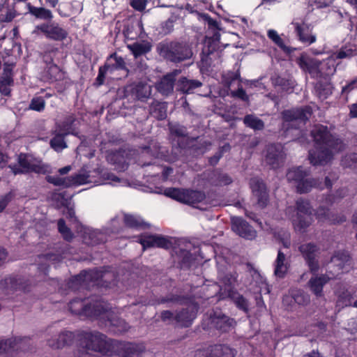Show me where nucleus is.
<instances>
[{"instance_id": "nucleus-46", "label": "nucleus", "mask_w": 357, "mask_h": 357, "mask_svg": "<svg viewBox=\"0 0 357 357\" xmlns=\"http://www.w3.org/2000/svg\"><path fill=\"white\" fill-rule=\"evenodd\" d=\"M267 36L275 45H277L284 52H289L288 47L286 46V45L284 43V40L281 38V37L278 35L275 30H268Z\"/></svg>"}, {"instance_id": "nucleus-37", "label": "nucleus", "mask_w": 357, "mask_h": 357, "mask_svg": "<svg viewBox=\"0 0 357 357\" xmlns=\"http://www.w3.org/2000/svg\"><path fill=\"white\" fill-rule=\"evenodd\" d=\"M28 10L30 14L38 19L50 21L53 17L51 10L43 7H36L29 3Z\"/></svg>"}, {"instance_id": "nucleus-52", "label": "nucleus", "mask_w": 357, "mask_h": 357, "mask_svg": "<svg viewBox=\"0 0 357 357\" xmlns=\"http://www.w3.org/2000/svg\"><path fill=\"white\" fill-rule=\"evenodd\" d=\"M182 258L180 261L181 268H189L194 260L192 253L190 251L181 250Z\"/></svg>"}, {"instance_id": "nucleus-49", "label": "nucleus", "mask_w": 357, "mask_h": 357, "mask_svg": "<svg viewBox=\"0 0 357 357\" xmlns=\"http://www.w3.org/2000/svg\"><path fill=\"white\" fill-rule=\"evenodd\" d=\"M297 214L311 215V206L307 200L300 199L296 203Z\"/></svg>"}, {"instance_id": "nucleus-41", "label": "nucleus", "mask_w": 357, "mask_h": 357, "mask_svg": "<svg viewBox=\"0 0 357 357\" xmlns=\"http://www.w3.org/2000/svg\"><path fill=\"white\" fill-rule=\"evenodd\" d=\"M123 222L126 227L132 229H144L146 226V223L141 218L131 214H126Z\"/></svg>"}, {"instance_id": "nucleus-45", "label": "nucleus", "mask_w": 357, "mask_h": 357, "mask_svg": "<svg viewBox=\"0 0 357 357\" xmlns=\"http://www.w3.org/2000/svg\"><path fill=\"white\" fill-rule=\"evenodd\" d=\"M45 180L47 183L53 184L55 186L62 187L64 188L70 187L68 176L62 178L58 176L47 175Z\"/></svg>"}, {"instance_id": "nucleus-5", "label": "nucleus", "mask_w": 357, "mask_h": 357, "mask_svg": "<svg viewBox=\"0 0 357 357\" xmlns=\"http://www.w3.org/2000/svg\"><path fill=\"white\" fill-rule=\"evenodd\" d=\"M164 195L177 202L191 206L201 203L206 199V195L203 191L191 189L167 188Z\"/></svg>"}, {"instance_id": "nucleus-3", "label": "nucleus", "mask_w": 357, "mask_h": 357, "mask_svg": "<svg viewBox=\"0 0 357 357\" xmlns=\"http://www.w3.org/2000/svg\"><path fill=\"white\" fill-rule=\"evenodd\" d=\"M70 312L80 319H98L109 309V303L102 300L75 298L68 303Z\"/></svg>"}, {"instance_id": "nucleus-39", "label": "nucleus", "mask_w": 357, "mask_h": 357, "mask_svg": "<svg viewBox=\"0 0 357 357\" xmlns=\"http://www.w3.org/2000/svg\"><path fill=\"white\" fill-rule=\"evenodd\" d=\"M307 172L303 170L301 166L292 168L288 170L287 173V179L289 182H294L296 185L302 181L303 178L307 176Z\"/></svg>"}, {"instance_id": "nucleus-31", "label": "nucleus", "mask_w": 357, "mask_h": 357, "mask_svg": "<svg viewBox=\"0 0 357 357\" xmlns=\"http://www.w3.org/2000/svg\"><path fill=\"white\" fill-rule=\"evenodd\" d=\"M352 268L351 259L347 252H338L336 254V271L340 273H348Z\"/></svg>"}, {"instance_id": "nucleus-2", "label": "nucleus", "mask_w": 357, "mask_h": 357, "mask_svg": "<svg viewBox=\"0 0 357 357\" xmlns=\"http://www.w3.org/2000/svg\"><path fill=\"white\" fill-rule=\"evenodd\" d=\"M109 267L83 270L79 274L71 277L66 283V289L71 291L86 289L90 285L110 287L114 281L115 275L109 271Z\"/></svg>"}, {"instance_id": "nucleus-29", "label": "nucleus", "mask_w": 357, "mask_h": 357, "mask_svg": "<svg viewBox=\"0 0 357 357\" xmlns=\"http://www.w3.org/2000/svg\"><path fill=\"white\" fill-rule=\"evenodd\" d=\"M43 77L50 82L60 81L64 77V72L56 64L46 66L43 72Z\"/></svg>"}, {"instance_id": "nucleus-54", "label": "nucleus", "mask_w": 357, "mask_h": 357, "mask_svg": "<svg viewBox=\"0 0 357 357\" xmlns=\"http://www.w3.org/2000/svg\"><path fill=\"white\" fill-rule=\"evenodd\" d=\"M88 235L89 241H86V243L90 245H98L105 241L101 234L91 231ZM84 240L87 241L86 236L84 237Z\"/></svg>"}, {"instance_id": "nucleus-30", "label": "nucleus", "mask_w": 357, "mask_h": 357, "mask_svg": "<svg viewBox=\"0 0 357 357\" xmlns=\"http://www.w3.org/2000/svg\"><path fill=\"white\" fill-rule=\"evenodd\" d=\"M335 202V195H328L326 196L324 202L320 205L316 211V215L319 220H329L331 215L330 206Z\"/></svg>"}, {"instance_id": "nucleus-62", "label": "nucleus", "mask_w": 357, "mask_h": 357, "mask_svg": "<svg viewBox=\"0 0 357 357\" xmlns=\"http://www.w3.org/2000/svg\"><path fill=\"white\" fill-rule=\"evenodd\" d=\"M13 197L12 193L8 192L0 197V213L3 212L6 208Z\"/></svg>"}, {"instance_id": "nucleus-34", "label": "nucleus", "mask_w": 357, "mask_h": 357, "mask_svg": "<svg viewBox=\"0 0 357 357\" xmlns=\"http://www.w3.org/2000/svg\"><path fill=\"white\" fill-rule=\"evenodd\" d=\"M292 24L294 25L295 31L301 41L308 44L315 42L316 37L307 33L308 27L304 23L293 22Z\"/></svg>"}, {"instance_id": "nucleus-38", "label": "nucleus", "mask_w": 357, "mask_h": 357, "mask_svg": "<svg viewBox=\"0 0 357 357\" xmlns=\"http://www.w3.org/2000/svg\"><path fill=\"white\" fill-rule=\"evenodd\" d=\"M150 112L153 116L158 120H163L167 117L166 102H153L150 106Z\"/></svg>"}, {"instance_id": "nucleus-57", "label": "nucleus", "mask_w": 357, "mask_h": 357, "mask_svg": "<svg viewBox=\"0 0 357 357\" xmlns=\"http://www.w3.org/2000/svg\"><path fill=\"white\" fill-rule=\"evenodd\" d=\"M109 73V71L105 68V67L103 66H101L99 67L98 69V74L97 77L96 78L94 85L96 87H99L104 84L106 75Z\"/></svg>"}, {"instance_id": "nucleus-56", "label": "nucleus", "mask_w": 357, "mask_h": 357, "mask_svg": "<svg viewBox=\"0 0 357 357\" xmlns=\"http://www.w3.org/2000/svg\"><path fill=\"white\" fill-rule=\"evenodd\" d=\"M344 167H357V153H351L346 155L341 161Z\"/></svg>"}, {"instance_id": "nucleus-40", "label": "nucleus", "mask_w": 357, "mask_h": 357, "mask_svg": "<svg viewBox=\"0 0 357 357\" xmlns=\"http://www.w3.org/2000/svg\"><path fill=\"white\" fill-rule=\"evenodd\" d=\"M351 294L346 286L340 287L338 289V299L336 301V307H344L351 304Z\"/></svg>"}, {"instance_id": "nucleus-13", "label": "nucleus", "mask_w": 357, "mask_h": 357, "mask_svg": "<svg viewBox=\"0 0 357 357\" xmlns=\"http://www.w3.org/2000/svg\"><path fill=\"white\" fill-rule=\"evenodd\" d=\"M250 187L258 206L261 208H266L269 203V194L264 181L259 178H252L250 181Z\"/></svg>"}, {"instance_id": "nucleus-16", "label": "nucleus", "mask_w": 357, "mask_h": 357, "mask_svg": "<svg viewBox=\"0 0 357 357\" xmlns=\"http://www.w3.org/2000/svg\"><path fill=\"white\" fill-rule=\"evenodd\" d=\"M151 96L150 86L143 82L128 85L124 89V97L133 100L144 102Z\"/></svg>"}, {"instance_id": "nucleus-48", "label": "nucleus", "mask_w": 357, "mask_h": 357, "mask_svg": "<svg viewBox=\"0 0 357 357\" xmlns=\"http://www.w3.org/2000/svg\"><path fill=\"white\" fill-rule=\"evenodd\" d=\"M45 100L41 96L34 97L31 100L29 109L33 111L41 112L45 108Z\"/></svg>"}, {"instance_id": "nucleus-51", "label": "nucleus", "mask_w": 357, "mask_h": 357, "mask_svg": "<svg viewBox=\"0 0 357 357\" xmlns=\"http://www.w3.org/2000/svg\"><path fill=\"white\" fill-rule=\"evenodd\" d=\"M292 298L295 303L301 305H307L310 302V296L301 290L296 291L294 293Z\"/></svg>"}, {"instance_id": "nucleus-32", "label": "nucleus", "mask_w": 357, "mask_h": 357, "mask_svg": "<svg viewBox=\"0 0 357 357\" xmlns=\"http://www.w3.org/2000/svg\"><path fill=\"white\" fill-rule=\"evenodd\" d=\"M202 86V83L197 79H190L185 77H181L177 83L178 90L183 93H192L194 91Z\"/></svg>"}, {"instance_id": "nucleus-60", "label": "nucleus", "mask_w": 357, "mask_h": 357, "mask_svg": "<svg viewBox=\"0 0 357 357\" xmlns=\"http://www.w3.org/2000/svg\"><path fill=\"white\" fill-rule=\"evenodd\" d=\"M16 17V12L13 9H7L6 14L0 15V20L3 22H10Z\"/></svg>"}, {"instance_id": "nucleus-21", "label": "nucleus", "mask_w": 357, "mask_h": 357, "mask_svg": "<svg viewBox=\"0 0 357 357\" xmlns=\"http://www.w3.org/2000/svg\"><path fill=\"white\" fill-rule=\"evenodd\" d=\"M112 307L109 305L108 311L101 315L99 319L107 318L106 325L109 326L115 333H123L127 332L129 328V324L123 319L119 318L111 312Z\"/></svg>"}, {"instance_id": "nucleus-12", "label": "nucleus", "mask_w": 357, "mask_h": 357, "mask_svg": "<svg viewBox=\"0 0 357 357\" xmlns=\"http://www.w3.org/2000/svg\"><path fill=\"white\" fill-rule=\"evenodd\" d=\"M17 163L27 169V174L46 175L52 172L49 165L44 163L42 160L34 158L33 161L29 160L26 153H20L17 157Z\"/></svg>"}, {"instance_id": "nucleus-11", "label": "nucleus", "mask_w": 357, "mask_h": 357, "mask_svg": "<svg viewBox=\"0 0 357 357\" xmlns=\"http://www.w3.org/2000/svg\"><path fill=\"white\" fill-rule=\"evenodd\" d=\"M30 282L22 275H9L0 280V289L5 294L29 291Z\"/></svg>"}, {"instance_id": "nucleus-22", "label": "nucleus", "mask_w": 357, "mask_h": 357, "mask_svg": "<svg viewBox=\"0 0 357 357\" xmlns=\"http://www.w3.org/2000/svg\"><path fill=\"white\" fill-rule=\"evenodd\" d=\"M70 126L63 124L59 126V130L55 131L54 137L50 141V147L56 152H61L68 147L65 137L70 135H75L69 131Z\"/></svg>"}, {"instance_id": "nucleus-27", "label": "nucleus", "mask_w": 357, "mask_h": 357, "mask_svg": "<svg viewBox=\"0 0 357 357\" xmlns=\"http://www.w3.org/2000/svg\"><path fill=\"white\" fill-rule=\"evenodd\" d=\"M274 274L279 278H284L287 273L289 264L286 261V257L280 249L278 252L277 258L274 262Z\"/></svg>"}, {"instance_id": "nucleus-44", "label": "nucleus", "mask_w": 357, "mask_h": 357, "mask_svg": "<svg viewBox=\"0 0 357 357\" xmlns=\"http://www.w3.org/2000/svg\"><path fill=\"white\" fill-rule=\"evenodd\" d=\"M58 231L61 234L63 239L70 242L74 238V234L71 229L66 225L65 220L61 218L57 222Z\"/></svg>"}, {"instance_id": "nucleus-23", "label": "nucleus", "mask_w": 357, "mask_h": 357, "mask_svg": "<svg viewBox=\"0 0 357 357\" xmlns=\"http://www.w3.org/2000/svg\"><path fill=\"white\" fill-rule=\"evenodd\" d=\"M237 351L227 344L211 345L204 351L205 357H235Z\"/></svg>"}, {"instance_id": "nucleus-26", "label": "nucleus", "mask_w": 357, "mask_h": 357, "mask_svg": "<svg viewBox=\"0 0 357 357\" xmlns=\"http://www.w3.org/2000/svg\"><path fill=\"white\" fill-rule=\"evenodd\" d=\"M227 297L229 298L235 305V306L245 313L249 312V302L248 300L241 294L234 287H229L228 289L225 290Z\"/></svg>"}, {"instance_id": "nucleus-35", "label": "nucleus", "mask_w": 357, "mask_h": 357, "mask_svg": "<svg viewBox=\"0 0 357 357\" xmlns=\"http://www.w3.org/2000/svg\"><path fill=\"white\" fill-rule=\"evenodd\" d=\"M243 122L246 127L255 131H261L265 127L264 122L254 114H246L243 119Z\"/></svg>"}, {"instance_id": "nucleus-33", "label": "nucleus", "mask_w": 357, "mask_h": 357, "mask_svg": "<svg viewBox=\"0 0 357 357\" xmlns=\"http://www.w3.org/2000/svg\"><path fill=\"white\" fill-rule=\"evenodd\" d=\"M329 278L326 275L312 277L310 279L308 284L310 290L317 296H321L324 286L328 282Z\"/></svg>"}, {"instance_id": "nucleus-4", "label": "nucleus", "mask_w": 357, "mask_h": 357, "mask_svg": "<svg viewBox=\"0 0 357 357\" xmlns=\"http://www.w3.org/2000/svg\"><path fill=\"white\" fill-rule=\"evenodd\" d=\"M158 52L165 60L174 63L190 59L193 55L190 46L185 42L179 41L160 43Z\"/></svg>"}, {"instance_id": "nucleus-25", "label": "nucleus", "mask_w": 357, "mask_h": 357, "mask_svg": "<svg viewBox=\"0 0 357 357\" xmlns=\"http://www.w3.org/2000/svg\"><path fill=\"white\" fill-rule=\"evenodd\" d=\"M104 66L109 71V74H113L117 70H123L126 75H128L129 72L124 59L116 52L111 54L107 58Z\"/></svg>"}, {"instance_id": "nucleus-43", "label": "nucleus", "mask_w": 357, "mask_h": 357, "mask_svg": "<svg viewBox=\"0 0 357 357\" xmlns=\"http://www.w3.org/2000/svg\"><path fill=\"white\" fill-rule=\"evenodd\" d=\"M168 128L172 136L176 137H185L188 136L187 128L178 123H169Z\"/></svg>"}, {"instance_id": "nucleus-14", "label": "nucleus", "mask_w": 357, "mask_h": 357, "mask_svg": "<svg viewBox=\"0 0 357 357\" xmlns=\"http://www.w3.org/2000/svg\"><path fill=\"white\" fill-rule=\"evenodd\" d=\"M285 156L283 146L279 143H273L266 148L265 160L268 165L275 169L283 164Z\"/></svg>"}, {"instance_id": "nucleus-18", "label": "nucleus", "mask_w": 357, "mask_h": 357, "mask_svg": "<svg viewBox=\"0 0 357 357\" xmlns=\"http://www.w3.org/2000/svg\"><path fill=\"white\" fill-rule=\"evenodd\" d=\"M311 136L314 142V146L334 147L335 146V140L326 126H315L311 131Z\"/></svg>"}, {"instance_id": "nucleus-53", "label": "nucleus", "mask_w": 357, "mask_h": 357, "mask_svg": "<svg viewBox=\"0 0 357 357\" xmlns=\"http://www.w3.org/2000/svg\"><path fill=\"white\" fill-rule=\"evenodd\" d=\"M59 52L58 48H52L50 50L45 51L43 54V60L46 66L55 64L54 61V58Z\"/></svg>"}, {"instance_id": "nucleus-10", "label": "nucleus", "mask_w": 357, "mask_h": 357, "mask_svg": "<svg viewBox=\"0 0 357 357\" xmlns=\"http://www.w3.org/2000/svg\"><path fill=\"white\" fill-rule=\"evenodd\" d=\"M298 251L303 257L310 273L317 275L319 270V247L314 243H303L298 247Z\"/></svg>"}, {"instance_id": "nucleus-58", "label": "nucleus", "mask_w": 357, "mask_h": 357, "mask_svg": "<svg viewBox=\"0 0 357 357\" xmlns=\"http://www.w3.org/2000/svg\"><path fill=\"white\" fill-rule=\"evenodd\" d=\"M181 301V297L178 295L172 294L167 296L161 297L157 299L153 305H160L167 303H178Z\"/></svg>"}, {"instance_id": "nucleus-24", "label": "nucleus", "mask_w": 357, "mask_h": 357, "mask_svg": "<svg viewBox=\"0 0 357 357\" xmlns=\"http://www.w3.org/2000/svg\"><path fill=\"white\" fill-rule=\"evenodd\" d=\"M298 64L303 70L308 73L312 77H318L321 75L319 66L321 63L317 59L302 55L298 61Z\"/></svg>"}, {"instance_id": "nucleus-36", "label": "nucleus", "mask_w": 357, "mask_h": 357, "mask_svg": "<svg viewBox=\"0 0 357 357\" xmlns=\"http://www.w3.org/2000/svg\"><path fill=\"white\" fill-rule=\"evenodd\" d=\"M129 49L135 58L144 55L151 50L152 45L149 42L134 43L129 45Z\"/></svg>"}, {"instance_id": "nucleus-7", "label": "nucleus", "mask_w": 357, "mask_h": 357, "mask_svg": "<svg viewBox=\"0 0 357 357\" xmlns=\"http://www.w3.org/2000/svg\"><path fill=\"white\" fill-rule=\"evenodd\" d=\"M30 341L26 337L0 340V354H6V357H16L20 351L30 350Z\"/></svg>"}, {"instance_id": "nucleus-55", "label": "nucleus", "mask_w": 357, "mask_h": 357, "mask_svg": "<svg viewBox=\"0 0 357 357\" xmlns=\"http://www.w3.org/2000/svg\"><path fill=\"white\" fill-rule=\"evenodd\" d=\"M297 226L300 229H304L307 228L312 222V218L310 215L297 214Z\"/></svg>"}, {"instance_id": "nucleus-47", "label": "nucleus", "mask_w": 357, "mask_h": 357, "mask_svg": "<svg viewBox=\"0 0 357 357\" xmlns=\"http://www.w3.org/2000/svg\"><path fill=\"white\" fill-rule=\"evenodd\" d=\"M314 89L317 96L322 100L326 99L332 93L330 86L321 82L317 83Z\"/></svg>"}, {"instance_id": "nucleus-59", "label": "nucleus", "mask_w": 357, "mask_h": 357, "mask_svg": "<svg viewBox=\"0 0 357 357\" xmlns=\"http://www.w3.org/2000/svg\"><path fill=\"white\" fill-rule=\"evenodd\" d=\"M146 4V0H131L130 3L132 8L140 12L145 10Z\"/></svg>"}, {"instance_id": "nucleus-15", "label": "nucleus", "mask_w": 357, "mask_h": 357, "mask_svg": "<svg viewBox=\"0 0 357 357\" xmlns=\"http://www.w3.org/2000/svg\"><path fill=\"white\" fill-rule=\"evenodd\" d=\"M198 310L199 306L195 304L176 311L174 315V321L176 325L180 328L190 327L197 318Z\"/></svg>"}, {"instance_id": "nucleus-28", "label": "nucleus", "mask_w": 357, "mask_h": 357, "mask_svg": "<svg viewBox=\"0 0 357 357\" xmlns=\"http://www.w3.org/2000/svg\"><path fill=\"white\" fill-rule=\"evenodd\" d=\"M176 81L175 75L169 73L162 77L157 84V90L165 96H168L173 92Z\"/></svg>"}, {"instance_id": "nucleus-63", "label": "nucleus", "mask_w": 357, "mask_h": 357, "mask_svg": "<svg viewBox=\"0 0 357 357\" xmlns=\"http://www.w3.org/2000/svg\"><path fill=\"white\" fill-rule=\"evenodd\" d=\"M15 66V63L5 62L3 64V72L2 76L13 77V70Z\"/></svg>"}, {"instance_id": "nucleus-64", "label": "nucleus", "mask_w": 357, "mask_h": 357, "mask_svg": "<svg viewBox=\"0 0 357 357\" xmlns=\"http://www.w3.org/2000/svg\"><path fill=\"white\" fill-rule=\"evenodd\" d=\"M8 167L11 169V172L14 175L27 174V169L22 166H20L19 164L9 165Z\"/></svg>"}, {"instance_id": "nucleus-17", "label": "nucleus", "mask_w": 357, "mask_h": 357, "mask_svg": "<svg viewBox=\"0 0 357 357\" xmlns=\"http://www.w3.org/2000/svg\"><path fill=\"white\" fill-rule=\"evenodd\" d=\"M312 109L310 106L286 109L282 112L284 122H300L305 123L310 118Z\"/></svg>"}, {"instance_id": "nucleus-9", "label": "nucleus", "mask_w": 357, "mask_h": 357, "mask_svg": "<svg viewBox=\"0 0 357 357\" xmlns=\"http://www.w3.org/2000/svg\"><path fill=\"white\" fill-rule=\"evenodd\" d=\"M172 237L161 234H143L138 236V242L144 250L151 248H158L169 250L173 247Z\"/></svg>"}, {"instance_id": "nucleus-19", "label": "nucleus", "mask_w": 357, "mask_h": 357, "mask_svg": "<svg viewBox=\"0 0 357 357\" xmlns=\"http://www.w3.org/2000/svg\"><path fill=\"white\" fill-rule=\"evenodd\" d=\"M231 229L244 238L252 240L256 237L255 229L242 218L236 217L231 219Z\"/></svg>"}, {"instance_id": "nucleus-20", "label": "nucleus", "mask_w": 357, "mask_h": 357, "mask_svg": "<svg viewBox=\"0 0 357 357\" xmlns=\"http://www.w3.org/2000/svg\"><path fill=\"white\" fill-rule=\"evenodd\" d=\"M331 147L314 146V149L309 151V160L312 165H324L326 164L332 157Z\"/></svg>"}, {"instance_id": "nucleus-42", "label": "nucleus", "mask_w": 357, "mask_h": 357, "mask_svg": "<svg viewBox=\"0 0 357 357\" xmlns=\"http://www.w3.org/2000/svg\"><path fill=\"white\" fill-rule=\"evenodd\" d=\"M318 180L315 178H307L305 177L296 185L297 192L300 194L307 193L310 192L312 188L317 186Z\"/></svg>"}, {"instance_id": "nucleus-50", "label": "nucleus", "mask_w": 357, "mask_h": 357, "mask_svg": "<svg viewBox=\"0 0 357 357\" xmlns=\"http://www.w3.org/2000/svg\"><path fill=\"white\" fill-rule=\"evenodd\" d=\"M89 176L84 174H76L73 176H68L70 187L74 185H80L88 183Z\"/></svg>"}, {"instance_id": "nucleus-61", "label": "nucleus", "mask_w": 357, "mask_h": 357, "mask_svg": "<svg viewBox=\"0 0 357 357\" xmlns=\"http://www.w3.org/2000/svg\"><path fill=\"white\" fill-rule=\"evenodd\" d=\"M231 94L234 97L238 98L245 102L249 101V97L242 86L239 87L236 91H232Z\"/></svg>"}, {"instance_id": "nucleus-1", "label": "nucleus", "mask_w": 357, "mask_h": 357, "mask_svg": "<svg viewBox=\"0 0 357 357\" xmlns=\"http://www.w3.org/2000/svg\"><path fill=\"white\" fill-rule=\"evenodd\" d=\"M76 341L77 347L83 352L96 351L106 354L114 352L120 357H138L146 350L143 343L119 341L108 338L99 331H63L55 339L48 340V345L52 349H59L71 345Z\"/></svg>"}, {"instance_id": "nucleus-8", "label": "nucleus", "mask_w": 357, "mask_h": 357, "mask_svg": "<svg viewBox=\"0 0 357 357\" xmlns=\"http://www.w3.org/2000/svg\"><path fill=\"white\" fill-rule=\"evenodd\" d=\"M34 33H42L46 38L59 42L64 40L68 35L66 29L59 23L51 20L37 25Z\"/></svg>"}, {"instance_id": "nucleus-6", "label": "nucleus", "mask_w": 357, "mask_h": 357, "mask_svg": "<svg viewBox=\"0 0 357 357\" xmlns=\"http://www.w3.org/2000/svg\"><path fill=\"white\" fill-rule=\"evenodd\" d=\"M236 321L234 318L225 314L221 310H213L208 317L207 326L202 324L204 330L214 328L221 333H228L235 328Z\"/></svg>"}]
</instances>
